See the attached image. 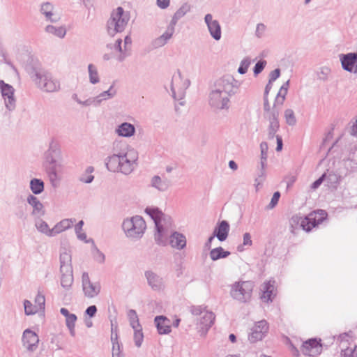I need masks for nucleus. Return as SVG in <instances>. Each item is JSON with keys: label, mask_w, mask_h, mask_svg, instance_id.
Returning a JSON list of instances; mask_svg holds the SVG:
<instances>
[{"label": "nucleus", "mask_w": 357, "mask_h": 357, "mask_svg": "<svg viewBox=\"0 0 357 357\" xmlns=\"http://www.w3.org/2000/svg\"><path fill=\"white\" fill-rule=\"evenodd\" d=\"M117 131L119 135L123 137H130L134 134L135 128L130 123H124L119 126Z\"/></svg>", "instance_id": "28"}, {"label": "nucleus", "mask_w": 357, "mask_h": 357, "mask_svg": "<svg viewBox=\"0 0 357 357\" xmlns=\"http://www.w3.org/2000/svg\"><path fill=\"white\" fill-rule=\"evenodd\" d=\"M161 183V179L158 176H155L153 179V184L158 188L162 189V188L160 186V183Z\"/></svg>", "instance_id": "51"}, {"label": "nucleus", "mask_w": 357, "mask_h": 357, "mask_svg": "<svg viewBox=\"0 0 357 357\" xmlns=\"http://www.w3.org/2000/svg\"><path fill=\"white\" fill-rule=\"evenodd\" d=\"M282 149V138L279 136H277V148L276 150L278 151H280Z\"/></svg>", "instance_id": "52"}, {"label": "nucleus", "mask_w": 357, "mask_h": 357, "mask_svg": "<svg viewBox=\"0 0 357 357\" xmlns=\"http://www.w3.org/2000/svg\"><path fill=\"white\" fill-rule=\"evenodd\" d=\"M129 14L124 11L121 7L113 10L110 19L107 22L108 32L113 35L122 31L129 21Z\"/></svg>", "instance_id": "4"}, {"label": "nucleus", "mask_w": 357, "mask_h": 357, "mask_svg": "<svg viewBox=\"0 0 357 357\" xmlns=\"http://www.w3.org/2000/svg\"><path fill=\"white\" fill-rule=\"evenodd\" d=\"M45 297L41 294H38L36 296L33 304L29 301H25L24 305L26 314H34L43 311L45 308Z\"/></svg>", "instance_id": "11"}, {"label": "nucleus", "mask_w": 357, "mask_h": 357, "mask_svg": "<svg viewBox=\"0 0 357 357\" xmlns=\"http://www.w3.org/2000/svg\"><path fill=\"white\" fill-rule=\"evenodd\" d=\"M37 79H38L37 81L38 85L46 91L53 92L59 89V82L50 74L37 75Z\"/></svg>", "instance_id": "10"}, {"label": "nucleus", "mask_w": 357, "mask_h": 357, "mask_svg": "<svg viewBox=\"0 0 357 357\" xmlns=\"http://www.w3.org/2000/svg\"><path fill=\"white\" fill-rule=\"evenodd\" d=\"M89 73L91 82L93 84L98 82L99 78L97 69L92 64L89 65Z\"/></svg>", "instance_id": "36"}, {"label": "nucleus", "mask_w": 357, "mask_h": 357, "mask_svg": "<svg viewBox=\"0 0 357 357\" xmlns=\"http://www.w3.org/2000/svg\"><path fill=\"white\" fill-rule=\"evenodd\" d=\"M172 36V31H167L162 34L160 38H158V43L160 45H163L169 40Z\"/></svg>", "instance_id": "42"}, {"label": "nucleus", "mask_w": 357, "mask_h": 357, "mask_svg": "<svg viewBox=\"0 0 357 357\" xmlns=\"http://www.w3.org/2000/svg\"><path fill=\"white\" fill-rule=\"evenodd\" d=\"M52 10H53V6L49 3H45L42 6V11L45 15L47 18H48V19H50L51 17L52 16Z\"/></svg>", "instance_id": "38"}, {"label": "nucleus", "mask_w": 357, "mask_h": 357, "mask_svg": "<svg viewBox=\"0 0 357 357\" xmlns=\"http://www.w3.org/2000/svg\"><path fill=\"white\" fill-rule=\"evenodd\" d=\"M270 88H271V86H269L268 85L266 86V93H268Z\"/></svg>", "instance_id": "63"}, {"label": "nucleus", "mask_w": 357, "mask_h": 357, "mask_svg": "<svg viewBox=\"0 0 357 357\" xmlns=\"http://www.w3.org/2000/svg\"><path fill=\"white\" fill-rule=\"evenodd\" d=\"M243 245H252L251 236L249 233H245L243 235Z\"/></svg>", "instance_id": "48"}, {"label": "nucleus", "mask_w": 357, "mask_h": 357, "mask_svg": "<svg viewBox=\"0 0 357 357\" xmlns=\"http://www.w3.org/2000/svg\"><path fill=\"white\" fill-rule=\"evenodd\" d=\"M0 88L1 90L2 96H3L6 106L11 107L14 102L13 99V89L11 86L5 84L3 81H0Z\"/></svg>", "instance_id": "19"}, {"label": "nucleus", "mask_w": 357, "mask_h": 357, "mask_svg": "<svg viewBox=\"0 0 357 357\" xmlns=\"http://www.w3.org/2000/svg\"><path fill=\"white\" fill-rule=\"evenodd\" d=\"M192 313L198 315L202 314L199 320L198 324L202 333H206L208 329L212 326L215 320V315L211 312L202 310L201 308L195 307L192 310Z\"/></svg>", "instance_id": "9"}, {"label": "nucleus", "mask_w": 357, "mask_h": 357, "mask_svg": "<svg viewBox=\"0 0 357 357\" xmlns=\"http://www.w3.org/2000/svg\"><path fill=\"white\" fill-rule=\"evenodd\" d=\"M93 179V176L90 175L87 178H82V181L85 182V183H90L92 181V180Z\"/></svg>", "instance_id": "55"}, {"label": "nucleus", "mask_w": 357, "mask_h": 357, "mask_svg": "<svg viewBox=\"0 0 357 357\" xmlns=\"http://www.w3.org/2000/svg\"><path fill=\"white\" fill-rule=\"evenodd\" d=\"M97 312V308L95 305H91L86 310V313L90 317H93Z\"/></svg>", "instance_id": "45"}, {"label": "nucleus", "mask_w": 357, "mask_h": 357, "mask_svg": "<svg viewBox=\"0 0 357 357\" xmlns=\"http://www.w3.org/2000/svg\"><path fill=\"white\" fill-rule=\"evenodd\" d=\"M250 64V62L248 59L243 60L241 63L240 67L238 68V72L241 74L245 73L248 69Z\"/></svg>", "instance_id": "40"}, {"label": "nucleus", "mask_w": 357, "mask_h": 357, "mask_svg": "<svg viewBox=\"0 0 357 357\" xmlns=\"http://www.w3.org/2000/svg\"><path fill=\"white\" fill-rule=\"evenodd\" d=\"M170 245L173 248L182 249L186 245L185 237L181 234L174 233L170 236Z\"/></svg>", "instance_id": "26"}, {"label": "nucleus", "mask_w": 357, "mask_h": 357, "mask_svg": "<svg viewBox=\"0 0 357 357\" xmlns=\"http://www.w3.org/2000/svg\"><path fill=\"white\" fill-rule=\"evenodd\" d=\"M229 165L230 168L234 169V170H236L237 169V165L233 160H231L229 162Z\"/></svg>", "instance_id": "54"}, {"label": "nucleus", "mask_w": 357, "mask_h": 357, "mask_svg": "<svg viewBox=\"0 0 357 357\" xmlns=\"http://www.w3.org/2000/svg\"><path fill=\"white\" fill-rule=\"evenodd\" d=\"M130 324L132 328H139L140 324L137 318V315L134 310H130L128 312Z\"/></svg>", "instance_id": "37"}, {"label": "nucleus", "mask_w": 357, "mask_h": 357, "mask_svg": "<svg viewBox=\"0 0 357 357\" xmlns=\"http://www.w3.org/2000/svg\"><path fill=\"white\" fill-rule=\"evenodd\" d=\"M130 42H131L130 38H129L128 37H126L125 38V43H130Z\"/></svg>", "instance_id": "62"}, {"label": "nucleus", "mask_w": 357, "mask_h": 357, "mask_svg": "<svg viewBox=\"0 0 357 357\" xmlns=\"http://www.w3.org/2000/svg\"><path fill=\"white\" fill-rule=\"evenodd\" d=\"M351 357H357V345L351 350Z\"/></svg>", "instance_id": "57"}, {"label": "nucleus", "mask_w": 357, "mask_h": 357, "mask_svg": "<svg viewBox=\"0 0 357 357\" xmlns=\"http://www.w3.org/2000/svg\"><path fill=\"white\" fill-rule=\"evenodd\" d=\"M226 357H238V356H236V355H231V354H230V355H227Z\"/></svg>", "instance_id": "64"}, {"label": "nucleus", "mask_w": 357, "mask_h": 357, "mask_svg": "<svg viewBox=\"0 0 357 357\" xmlns=\"http://www.w3.org/2000/svg\"><path fill=\"white\" fill-rule=\"evenodd\" d=\"M76 233L77 234L78 238L80 239H85L86 237L85 234L82 233V231L80 232L79 230H77V232Z\"/></svg>", "instance_id": "56"}, {"label": "nucleus", "mask_w": 357, "mask_h": 357, "mask_svg": "<svg viewBox=\"0 0 357 357\" xmlns=\"http://www.w3.org/2000/svg\"><path fill=\"white\" fill-rule=\"evenodd\" d=\"M229 338L231 342H236V336L234 334L229 335Z\"/></svg>", "instance_id": "59"}, {"label": "nucleus", "mask_w": 357, "mask_h": 357, "mask_svg": "<svg viewBox=\"0 0 357 357\" xmlns=\"http://www.w3.org/2000/svg\"><path fill=\"white\" fill-rule=\"evenodd\" d=\"M234 93V85L229 79H220L215 82V89L210 95V104L216 109H223L227 105L229 98Z\"/></svg>", "instance_id": "1"}, {"label": "nucleus", "mask_w": 357, "mask_h": 357, "mask_svg": "<svg viewBox=\"0 0 357 357\" xmlns=\"http://www.w3.org/2000/svg\"><path fill=\"white\" fill-rule=\"evenodd\" d=\"M30 185L31 189L34 194H39L43 190V182L39 179H33Z\"/></svg>", "instance_id": "31"}, {"label": "nucleus", "mask_w": 357, "mask_h": 357, "mask_svg": "<svg viewBox=\"0 0 357 357\" xmlns=\"http://www.w3.org/2000/svg\"><path fill=\"white\" fill-rule=\"evenodd\" d=\"M106 96H108V97L111 96V94H110V93H109V91H105V92H104V93L101 95V96H102V97H103L104 98H106V97H105Z\"/></svg>", "instance_id": "61"}, {"label": "nucleus", "mask_w": 357, "mask_h": 357, "mask_svg": "<svg viewBox=\"0 0 357 357\" xmlns=\"http://www.w3.org/2000/svg\"><path fill=\"white\" fill-rule=\"evenodd\" d=\"M146 277L147 278L149 284L153 289L159 291L163 289L164 283L162 279L155 273L152 271H147L146 273Z\"/></svg>", "instance_id": "18"}, {"label": "nucleus", "mask_w": 357, "mask_h": 357, "mask_svg": "<svg viewBox=\"0 0 357 357\" xmlns=\"http://www.w3.org/2000/svg\"><path fill=\"white\" fill-rule=\"evenodd\" d=\"M46 31L48 33H52L59 38H63L66 35V30L63 27L56 28L54 26H47Z\"/></svg>", "instance_id": "33"}, {"label": "nucleus", "mask_w": 357, "mask_h": 357, "mask_svg": "<svg viewBox=\"0 0 357 357\" xmlns=\"http://www.w3.org/2000/svg\"><path fill=\"white\" fill-rule=\"evenodd\" d=\"M62 273L61 278V284L63 287L66 289H68L71 287L73 282V269L72 267H69L68 266L65 268V270H61Z\"/></svg>", "instance_id": "21"}, {"label": "nucleus", "mask_w": 357, "mask_h": 357, "mask_svg": "<svg viewBox=\"0 0 357 357\" xmlns=\"http://www.w3.org/2000/svg\"><path fill=\"white\" fill-rule=\"evenodd\" d=\"M255 284L251 281H238L231 286L230 295L240 303H248L251 300Z\"/></svg>", "instance_id": "3"}, {"label": "nucleus", "mask_w": 357, "mask_h": 357, "mask_svg": "<svg viewBox=\"0 0 357 357\" xmlns=\"http://www.w3.org/2000/svg\"><path fill=\"white\" fill-rule=\"evenodd\" d=\"M145 211L155 222L156 231L154 237L155 241L159 245H165L167 234L172 227L170 218L155 208H147Z\"/></svg>", "instance_id": "2"}, {"label": "nucleus", "mask_w": 357, "mask_h": 357, "mask_svg": "<svg viewBox=\"0 0 357 357\" xmlns=\"http://www.w3.org/2000/svg\"><path fill=\"white\" fill-rule=\"evenodd\" d=\"M124 161H121V172L123 174H129L132 170V166L137 160V153L133 150H130L126 153L124 155L121 156Z\"/></svg>", "instance_id": "13"}, {"label": "nucleus", "mask_w": 357, "mask_h": 357, "mask_svg": "<svg viewBox=\"0 0 357 357\" xmlns=\"http://www.w3.org/2000/svg\"><path fill=\"white\" fill-rule=\"evenodd\" d=\"M22 342L28 350L33 351L36 349L39 338L36 333L27 329L23 333Z\"/></svg>", "instance_id": "15"}, {"label": "nucleus", "mask_w": 357, "mask_h": 357, "mask_svg": "<svg viewBox=\"0 0 357 357\" xmlns=\"http://www.w3.org/2000/svg\"><path fill=\"white\" fill-rule=\"evenodd\" d=\"M280 194L279 192H275L273 194V197L271 201V203L269 204L271 208H273V207H275L276 206V204H278V200L280 199Z\"/></svg>", "instance_id": "44"}, {"label": "nucleus", "mask_w": 357, "mask_h": 357, "mask_svg": "<svg viewBox=\"0 0 357 357\" xmlns=\"http://www.w3.org/2000/svg\"><path fill=\"white\" fill-rule=\"evenodd\" d=\"M292 351H293V354H294L295 356H298L299 353H298V349H296V348H295L294 347H292Z\"/></svg>", "instance_id": "58"}, {"label": "nucleus", "mask_w": 357, "mask_h": 357, "mask_svg": "<svg viewBox=\"0 0 357 357\" xmlns=\"http://www.w3.org/2000/svg\"><path fill=\"white\" fill-rule=\"evenodd\" d=\"M75 222V220L72 219H64L62 220L61 222H59L58 224H56L54 227V235L59 234L61 232H63L66 231V229L70 228L73 223Z\"/></svg>", "instance_id": "27"}, {"label": "nucleus", "mask_w": 357, "mask_h": 357, "mask_svg": "<svg viewBox=\"0 0 357 357\" xmlns=\"http://www.w3.org/2000/svg\"><path fill=\"white\" fill-rule=\"evenodd\" d=\"M303 218L298 215H293L289 220V225L291 227V231L294 233L296 229H298V226L301 227V221Z\"/></svg>", "instance_id": "32"}, {"label": "nucleus", "mask_w": 357, "mask_h": 357, "mask_svg": "<svg viewBox=\"0 0 357 357\" xmlns=\"http://www.w3.org/2000/svg\"><path fill=\"white\" fill-rule=\"evenodd\" d=\"M325 177V174H323L321 177H320L319 179H317V181H315L313 183H312V188L313 189H316L321 184V183L323 182L324 181V178Z\"/></svg>", "instance_id": "49"}, {"label": "nucleus", "mask_w": 357, "mask_h": 357, "mask_svg": "<svg viewBox=\"0 0 357 357\" xmlns=\"http://www.w3.org/2000/svg\"><path fill=\"white\" fill-rule=\"evenodd\" d=\"M285 118L287 123L289 125H293L296 122L295 116L291 109H287L285 111Z\"/></svg>", "instance_id": "39"}, {"label": "nucleus", "mask_w": 357, "mask_h": 357, "mask_svg": "<svg viewBox=\"0 0 357 357\" xmlns=\"http://www.w3.org/2000/svg\"><path fill=\"white\" fill-rule=\"evenodd\" d=\"M29 202L30 204L34 206V207L38 210L43 208L42 204L37 199V198L34 197H31L29 199Z\"/></svg>", "instance_id": "43"}, {"label": "nucleus", "mask_w": 357, "mask_h": 357, "mask_svg": "<svg viewBox=\"0 0 357 357\" xmlns=\"http://www.w3.org/2000/svg\"><path fill=\"white\" fill-rule=\"evenodd\" d=\"M123 229L126 235L131 238L141 236L146 229V222L140 216H135L124 220Z\"/></svg>", "instance_id": "5"}, {"label": "nucleus", "mask_w": 357, "mask_h": 357, "mask_svg": "<svg viewBox=\"0 0 357 357\" xmlns=\"http://www.w3.org/2000/svg\"><path fill=\"white\" fill-rule=\"evenodd\" d=\"M121 40H117L116 44L113 47H107L105 50L104 59L109 60L110 59L120 56L121 54Z\"/></svg>", "instance_id": "22"}, {"label": "nucleus", "mask_w": 357, "mask_h": 357, "mask_svg": "<svg viewBox=\"0 0 357 357\" xmlns=\"http://www.w3.org/2000/svg\"><path fill=\"white\" fill-rule=\"evenodd\" d=\"M268 330V326L266 321H258L252 328V332L249 337L250 340L252 342L261 340Z\"/></svg>", "instance_id": "14"}, {"label": "nucleus", "mask_w": 357, "mask_h": 357, "mask_svg": "<svg viewBox=\"0 0 357 357\" xmlns=\"http://www.w3.org/2000/svg\"><path fill=\"white\" fill-rule=\"evenodd\" d=\"M61 313L66 317V322L68 328H69L71 334H74V330L75 326V322L77 321V317L74 314H71L66 308H61L60 310Z\"/></svg>", "instance_id": "25"}, {"label": "nucleus", "mask_w": 357, "mask_h": 357, "mask_svg": "<svg viewBox=\"0 0 357 357\" xmlns=\"http://www.w3.org/2000/svg\"><path fill=\"white\" fill-rule=\"evenodd\" d=\"M83 225H84V222L82 220H81L78 222V224L75 227L76 232H77V230H79L80 232L82 231Z\"/></svg>", "instance_id": "53"}, {"label": "nucleus", "mask_w": 357, "mask_h": 357, "mask_svg": "<svg viewBox=\"0 0 357 357\" xmlns=\"http://www.w3.org/2000/svg\"><path fill=\"white\" fill-rule=\"evenodd\" d=\"M71 266V257L67 252H63L61 255V270H65L67 266Z\"/></svg>", "instance_id": "34"}, {"label": "nucleus", "mask_w": 357, "mask_h": 357, "mask_svg": "<svg viewBox=\"0 0 357 357\" xmlns=\"http://www.w3.org/2000/svg\"><path fill=\"white\" fill-rule=\"evenodd\" d=\"M229 230V224L227 221L222 220L219 224L218 227L215 229L214 233L219 241H223L227 238Z\"/></svg>", "instance_id": "23"}, {"label": "nucleus", "mask_w": 357, "mask_h": 357, "mask_svg": "<svg viewBox=\"0 0 357 357\" xmlns=\"http://www.w3.org/2000/svg\"><path fill=\"white\" fill-rule=\"evenodd\" d=\"M36 226L37 227V229L42 233H44L48 236H54V228L52 229H50L47 224L44 222L43 220H38L36 223Z\"/></svg>", "instance_id": "30"}, {"label": "nucleus", "mask_w": 357, "mask_h": 357, "mask_svg": "<svg viewBox=\"0 0 357 357\" xmlns=\"http://www.w3.org/2000/svg\"><path fill=\"white\" fill-rule=\"evenodd\" d=\"M133 329L135 330L134 340L135 342V344L137 347H140L144 339L142 327L139 326V328H133Z\"/></svg>", "instance_id": "35"}, {"label": "nucleus", "mask_w": 357, "mask_h": 357, "mask_svg": "<svg viewBox=\"0 0 357 357\" xmlns=\"http://www.w3.org/2000/svg\"><path fill=\"white\" fill-rule=\"evenodd\" d=\"M260 298L264 303L271 302L275 295V281L269 280L264 282L260 287Z\"/></svg>", "instance_id": "12"}, {"label": "nucleus", "mask_w": 357, "mask_h": 357, "mask_svg": "<svg viewBox=\"0 0 357 357\" xmlns=\"http://www.w3.org/2000/svg\"><path fill=\"white\" fill-rule=\"evenodd\" d=\"M280 76V70L275 69L270 74L269 82H274Z\"/></svg>", "instance_id": "46"}, {"label": "nucleus", "mask_w": 357, "mask_h": 357, "mask_svg": "<svg viewBox=\"0 0 357 357\" xmlns=\"http://www.w3.org/2000/svg\"><path fill=\"white\" fill-rule=\"evenodd\" d=\"M266 62L265 61H258L254 68V73L255 75L260 73L263 69L264 68Z\"/></svg>", "instance_id": "41"}, {"label": "nucleus", "mask_w": 357, "mask_h": 357, "mask_svg": "<svg viewBox=\"0 0 357 357\" xmlns=\"http://www.w3.org/2000/svg\"><path fill=\"white\" fill-rule=\"evenodd\" d=\"M342 65L344 69L351 73L357 72V54L349 53L341 58Z\"/></svg>", "instance_id": "16"}, {"label": "nucleus", "mask_w": 357, "mask_h": 357, "mask_svg": "<svg viewBox=\"0 0 357 357\" xmlns=\"http://www.w3.org/2000/svg\"><path fill=\"white\" fill-rule=\"evenodd\" d=\"M155 322L160 334H167L171 331L169 321L165 317H156Z\"/></svg>", "instance_id": "20"}, {"label": "nucleus", "mask_w": 357, "mask_h": 357, "mask_svg": "<svg viewBox=\"0 0 357 357\" xmlns=\"http://www.w3.org/2000/svg\"><path fill=\"white\" fill-rule=\"evenodd\" d=\"M123 160V158H121L120 155H114L109 157L106 163L107 169L111 172H121V161H124Z\"/></svg>", "instance_id": "24"}, {"label": "nucleus", "mask_w": 357, "mask_h": 357, "mask_svg": "<svg viewBox=\"0 0 357 357\" xmlns=\"http://www.w3.org/2000/svg\"><path fill=\"white\" fill-rule=\"evenodd\" d=\"M351 350L349 349H344V350H342L340 355H339V357H351Z\"/></svg>", "instance_id": "50"}, {"label": "nucleus", "mask_w": 357, "mask_h": 357, "mask_svg": "<svg viewBox=\"0 0 357 357\" xmlns=\"http://www.w3.org/2000/svg\"><path fill=\"white\" fill-rule=\"evenodd\" d=\"M229 255L230 252L225 251L222 247L214 248L210 252V257L213 261H216L221 258H225Z\"/></svg>", "instance_id": "29"}, {"label": "nucleus", "mask_w": 357, "mask_h": 357, "mask_svg": "<svg viewBox=\"0 0 357 357\" xmlns=\"http://www.w3.org/2000/svg\"><path fill=\"white\" fill-rule=\"evenodd\" d=\"M323 350L321 339H310L303 342L301 347V351L303 354L309 356H317L321 354Z\"/></svg>", "instance_id": "8"}, {"label": "nucleus", "mask_w": 357, "mask_h": 357, "mask_svg": "<svg viewBox=\"0 0 357 357\" xmlns=\"http://www.w3.org/2000/svg\"><path fill=\"white\" fill-rule=\"evenodd\" d=\"M352 133L354 135H357V125H354L352 127Z\"/></svg>", "instance_id": "60"}, {"label": "nucleus", "mask_w": 357, "mask_h": 357, "mask_svg": "<svg viewBox=\"0 0 357 357\" xmlns=\"http://www.w3.org/2000/svg\"><path fill=\"white\" fill-rule=\"evenodd\" d=\"M326 217L327 213L324 210L312 211L303 218L301 221V228L306 231H310L319 224L321 223Z\"/></svg>", "instance_id": "6"}, {"label": "nucleus", "mask_w": 357, "mask_h": 357, "mask_svg": "<svg viewBox=\"0 0 357 357\" xmlns=\"http://www.w3.org/2000/svg\"><path fill=\"white\" fill-rule=\"evenodd\" d=\"M169 3L170 0H157V5L162 9L167 8Z\"/></svg>", "instance_id": "47"}, {"label": "nucleus", "mask_w": 357, "mask_h": 357, "mask_svg": "<svg viewBox=\"0 0 357 357\" xmlns=\"http://www.w3.org/2000/svg\"><path fill=\"white\" fill-rule=\"evenodd\" d=\"M82 290L86 297L93 298L100 294L101 289L100 283L91 282L87 273L82 274Z\"/></svg>", "instance_id": "7"}, {"label": "nucleus", "mask_w": 357, "mask_h": 357, "mask_svg": "<svg viewBox=\"0 0 357 357\" xmlns=\"http://www.w3.org/2000/svg\"><path fill=\"white\" fill-rule=\"evenodd\" d=\"M205 22L212 37L215 40H219L221 38V28L219 22L217 20H213L210 14L205 16Z\"/></svg>", "instance_id": "17"}]
</instances>
